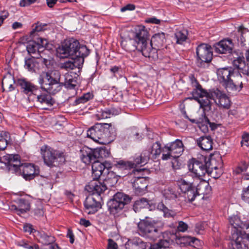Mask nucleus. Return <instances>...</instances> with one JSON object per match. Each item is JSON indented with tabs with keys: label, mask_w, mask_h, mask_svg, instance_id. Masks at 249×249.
<instances>
[{
	"label": "nucleus",
	"mask_w": 249,
	"mask_h": 249,
	"mask_svg": "<svg viewBox=\"0 0 249 249\" xmlns=\"http://www.w3.org/2000/svg\"><path fill=\"white\" fill-rule=\"evenodd\" d=\"M232 64L233 68H224L217 70L218 80L228 91H240L243 88L241 74L249 76V67L243 55L235 58Z\"/></svg>",
	"instance_id": "obj_1"
},
{
	"label": "nucleus",
	"mask_w": 249,
	"mask_h": 249,
	"mask_svg": "<svg viewBox=\"0 0 249 249\" xmlns=\"http://www.w3.org/2000/svg\"><path fill=\"white\" fill-rule=\"evenodd\" d=\"M121 46L128 52L137 50L146 57L155 58L157 56L156 50L151 45H148V32L144 26H139L136 31H124L121 34Z\"/></svg>",
	"instance_id": "obj_2"
},
{
	"label": "nucleus",
	"mask_w": 249,
	"mask_h": 249,
	"mask_svg": "<svg viewBox=\"0 0 249 249\" xmlns=\"http://www.w3.org/2000/svg\"><path fill=\"white\" fill-rule=\"evenodd\" d=\"M194 89L192 95L195 100L200 105V107L204 111H209L211 109L212 103L211 100H215V102L219 106L228 109L231 106V101L229 97L219 89H213L208 92L203 89L196 79L192 81Z\"/></svg>",
	"instance_id": "obj_3"
},
{
	"label": "nucleus",
	"mask_w": 249,
	"mask_h": 249,
	"mask_svg": "<svg viewBox=\"0 0 249 249\" xmlns=\"http://www.w3.org/2000/svg\"><path fill=\"white\" fill-rule=\"evenodd\" d=\"M56 51L61 57H86L89 53V50L86 46L80 45L78 41L74 38L65 40Z\"/></svg>",
	"instance_id": "obj_4"
},
{
	"label": "nucleus",
	"mask_w": 249,
	"mask_h": 249,
	"mask_svg": "<svg viewBox=\"0 0 249 249\" xmlns=\"http://www.w3.org/2000/svg\"><path fill=\"white\" fill-rule=\"evenodd\" d=\"M60 73L56 70L42 72L38 77L41 89L52 94L61 90L63 83L60 82Z\"/></svg>",
	"instance_id": "obj_5"
},
{
	"label": "nucleus",
	"mask_w": 249,
	"mask_h": 249,
	"mask_svg": "<svg viewBox=\"0 0 249 249\" xmlns=\"http://www.w3.org/2000/svg\"><path fill=\"white\" fill-rule=\"evenodd\" d=\"M87 137L100 143L114 138L116 134L115 127L110 124H96L87 131Z\"/></svg>",
	"instance_id": "obj_6"
},
{
	"label": "nucleus",
	"mask_w": 249,
	"mask_h": 249,
	"mask_svg": "<svg viewBox=\"0 0 249 249\" xmlns=\"http://www.w3.org/2000/svg\"><path fill=\"white\" fill-rule=\"evenodd\" d=\"M229 221L232 227L231 235V249H243L245 248V241L247 240L248 235L242 230L243 223L240 218L237 215H232L229 217Z\"/></svg>",
	"instance_id": "obj_7"
},
{
	"label": "nucleus",
	"mask_w": 249,
	"mask_h": 249,
	"mask_svg": "<svg viewBox=\"0 0 249 249\" xmlns=\"http://www.w3.org/2000/svg\"><path fill=\"white\" fill-rule=\"evenodd\" d=\"M164 226L163 222L160 220H154L148 216L140 219L138 223L140 234L155 240L159 235L160 231Z\"/></svg>",
	"instance_id": "obj_8"
},
{
	"label": "nucleus",
	"mask_w": 249,
	"mask_h": 249,
	"mask_svg": "<svg viewBox=\"0 0 249 249\" xmlns=\"http://www.w3.org/2000/svg\"><path fill=\"white\" fill-rule=\"evenodd\" d=\"M80 154L82 161L86 164H89L99 158L109 156L110 153L105 147L92 149L87 146H84L80 150Z\"/></svg>",
	"instance_id": "obj_9"
},
{
	"label": "nucleus",
	"mask_w": 249,
	"mask_h": 249,
	"mask_svg": "<svg viewBox=\"0 0 249 249\" xmlns=\"http://www.w3.org/2000/svg\"><path fill=\"white\" fill-rule=\"evenodd\" d=\"M131 198L127 195L118 192L114 195L113 198L107 202L108 210L110 214L117 216L121 212L125 205L129 203Z\"/></svg>",
	"instance_id": "obj_10"
},
{
	"label": "nucleus",
	"mask_w": 249,
	"mask_h": 249,
	"mask_svg": "<svg viewBox=\"0 0 249 249\" xmlns=\"http://www.w3.org/2000/svg\"><path fill=\"white\" fill-rule=\"evenodd\" d=\"M184 151L182 142L177 139L175 141L168 143L162 147L161 159L167 160L171 159H176L180 157Z\"/></svg>",
	"instance_id": "obj_11"
},
{
	"label": "nucleus",
	"mask_w": 249,
	"mask_h": 249,
	"mask_svg": "<svg viewBox=\"0 0 249 249\" xmlns=\"http://www.w3.org/2000/svg\"><path fill=\"white\" fill-rule=\"evenodd\" d=\"M162 153V147L159 142H156L152 144L148 149L142 151L140 156L135 159L136 164H141V166L145 165L150 159L155 160Z\"/></svg>",
	"instance_id": "obj_12"
},
{
	"label": "nucleus",
	"mask_w": 249,
	"mask_h": 249,
	"mask_svg": "<svg viewBox=\"0 0 249 249\" xmlns=\"http://www.w3.org/2000/svg\"><path fill=\"white\" fill-rule=\"evenodd\" d=\"M178 186L182 194V196L179 195V197H183L185 202H192L197 196L196 186L193 182L181 179L178 182Z\"/></svg>",
	"instance_id": "obj_13"
},
{
	"label": "nucleus",
	"mask_w": 249,
	"mask_h": 249,
	"mask_svg": "<svg viewBox=\"0 0 249 249\" xmlns=\"http://www.w3.org/2000/svg\"><path fill=\"white\" fill-rule=\"evenodd\" d=\"M40 151L44 163L48 166H52L58 159H60V161L64 160L63 153L54 150L46 145L42 146Z\"/></svg>",
	"instance_id": "obj_14"
},
{
	"label": "nucleus",
	"mask_w": 249,
	"mask_h": 249,
	"mask_svg": "<svg viewBox=\"0 0 249 249\" xmlns=\"http://www.w3.org/2000/svg\"><path fill=\"white\" fill-rule=\"evenodd\" d=\"M197 56V65L200 67H204L205 63L211 61L213 57V53L211 47L205 44L199 45L196 48Z\"/></svg>",
	"instance_id": "obj_15"
},
{
	"label": "nucleus",
	"mask_w": 249,
	"mask_h": 249,
	"mask_svg": "<svg viewBox=\"0 0 249 249\" xmlns=\"http://www.w3.org/2000/svg\"><path fill=\"white\" fill-rule=\"evenodd\" d=\"M191 175L196 178L201 179L207 173V167L203 163L193 159L190 160L188 164Z\"/></svg>",
	"instance_id": "obj_16"
},
{
	"label": "nucleus",
	"mask_w": 249,
	"mask_h": 249,
	"mask_svg": "<svg viewBox=\"0 0 249 249\" xmlns=\"http://www.w3.org/2000/svg\"><path fill=\"white\" fill-rule=\"evenodd\" d=\"M18 84L20 87L21 92L28 96L29 101H34L35 95L37 93L39 88L25 79H18Z\"/></svg>",
	"instance_id": "obj_17"
},
{
	"label": "nucleus",
	"mask_w": 249,
	"mask_h": 249,
	"mask_svg": "<svg viewBox=\"0 0 249 249\" xmlns=\"http://www.w3.org/2000/svg\"><path fill=\"white\" fill-rule=\"evenodd\" d=\"M107 163H102L97 160L92 164V177L93 179H98L104 177V173H107L108 178H110L114 174L113 172H108Z\"/></svg>",
	"instance_id": "obj_18"
},
{
	"label": "nucleus",
	"mask_w": 249,
	"mask_h": 249,
	"mask_svg": "<svg viewBox=\"0 0 249 249\" xmlns=\"http://www.w3.org/2000/svg\"><path fill=\"white\" fill-rule=\"evenodd\" d=\"M51 93L44 90L41 92L40 89L37 91V93L35 95L34 101H36L39 104L41 107L43 109H48L49 107L53 105L54 101L50 95Z\"/></svg>",
	"instance_id": "obj_19"
},
{
	"label": "nucleus",
	"mask_w": 249,
	"mask_h": 249,
	"mask_svg": "<svg viewBox=\"0 0 249 249\" xmlns=\"http://www.w3.org/2000/svg\"><path fill=\"white\" fill-rule=\"evenodd\" d=\"M101 196L98 195H90L87 196L84 202L86 212L88 214H93L97 212L101 208Z\"/></svg>",
	"instance_id": "obj_20"
},
{
	"label": "nucleus",
	"mask_w": 249,
	"mask_h": 249,
	"mask_svg": "<svg viewBox=\"0 0 249 249\" xmlns=\"http://www.w3.org/2000/svg\"><path fill=\"white\" fill-rule=\"evenodd\" d=\"M18 170L22 172L23 177L26 180H31L39 174V171L37 166L31 163L21 164Z\"/></svg>",
	"instance_id": "obj_21"
},
{
	"label": "nucleus",
	"mask_w": 249,
	"mask_h": 249,
	"mask_svg": "<svg viewBox=\"0 0 249 249\" xmlns=\"http://www.w3.org/2000/svg\"><path fill=\"white\" fill-rule=\"evenodd\" d=\"M138 164H136L135 160L134 162H132L129 161H126L124 160H119L114 161V166L119 170L124 171V175L125 174H128L129 173V170L133 169V173L135 174V172H140L142 169H135L134 168Z\"/></svg>",
	"instance_id": "obj_22"
},
{
	"label": "nucleus",
	"mask_w": 249,
	"mask_h": 249,
	"mask_svg": "<svg viewBox=\"0 0 249 249\" xmlns=\"http://www.w3.org/2000/svg\"><path fill=\"white\" fill-rule=\"evenodd\" d=\"M84 58L82 57H72L70 60L60 64L61 69L69 71L77 68H81L84 62Z\"/></svg>",
	"instance_id": "obj_23"
},
{
	"label": "nucleus",
	"mask_w": 249,
	"mask_h": 249,
	"mask_svg": "<svg viewBox=\"0 0 249 249\" xmlns=\"http://www.w3.org/2000/svg\"><path fill=\"white\" fill-rule=\"evenodd\" d=\"M93 179L90 181L85 187V189L92 195H98L100 196L101 193L104 192L107 189L106 185L98 180Z\"/></svg>",
	"instance_id": "obj_24"
},
{
	"label": "nucleus",
	"mask_w": 249,
	"mask_h": 249,
	"mask_svg": "<svg viewBox=\"0 0 249 249\" xmlns=\"http://www.w3.org/2000/svg\"><path fill=\"white\" fill-rule=\"evenodd\" d=\"M233 43L231 39H223L214 45V50L219 53H230L232 52Z\"/></svg>",
	"instance_id": "obj_25"
},
{
	"label": "nucleus",
	"mask_w": 249,
	"mask_h": 249,
	"mask_svg": "<svg viewBox=\"0 0 249 249\" xmlns=\"http://www.w3.org/2000/svg\"><path fill=\"white\" fill-rule=\"evenodd\" d=\"M3 160L7 161L9 169L13 170L15 172H18L19 167L21 165L18 155H8L3 157Z\"/></svg>",
	"instance_id": "obj_26"
},
{
	"label": "nucleus",
	"mask_w": 249,
	"mask_h": 249,
	"mask_svg": "<svg viewBox=\"0 0 249 249\" xmlns=\"http://www.w3.org/2000/svg\"><path fill=\"white\" fill-rule=\"evenodd\" d=\"M12 208L15 210L19 215L26 213L30 210V205L29 201L24 198L17 200L16 205H12Z\"/></svg>",
	"instance_id": "obj_27"
},
{
	"label": "nucleus",
	"mask_w": 249,
	"mask_h": 249,
	"mask_svg": "<svg viewBox=\"0 0 249 249\" xmlns=\"http://www.w3.org/2000/svg\"><path fill=\"white\" fill-rule=\"evenodd\" d=\"M166 42L165 36L164 33H160L155 34L152 37L151 40L148 45H151L152 48L156 50V54H157V49L153 47L154 45L158 48H161L163 46ZM158 55L155 57H157Z\"/></svg>",
	"instance_id": "obj_28"
},
{
	"label": "nucleus",
	"mask_w": 249,
	"mask_h": 249,
	"mask_svg": "<svg viewBox=\"0 0 249 249\" xmlns=\"http://www.w3.org/2000/svg\"><path fill=\"white\" fill-rule=\"evenodd\" d=\"M198 146L203 150L208 151L213 148V140L210 136H201L197 140Z\"/></svg>",
	"instance_id": "obj_29"
},
{
	"label": "nucleus",
	"mask_w": 249,
	"mask_h": 249,
	"mask_svg": "<svg viewBox=\"0 0 249 249\" xmlns=\"http://www.w3.org/2000/svg\"><path fill=\"white\" fill-rule=\"evenodd\" d=\"M125 249H145L146 244L140 238L129 239L125 244Z\"/></svg>",
	"instance_id": "obj_30"
},
{
	"label": "nucleus",
	"mask_w": 249,
	"mask_h": 249,
	"mask_svg": "<svg viewBox=\"0 0 249 249\" xmlns=\"http://www.w3.org/2000/svg\"><path fill=\"white\" fill-rule=\"evenodd\" d=\"M38 241L44 245H49L55 242L54 236L45 233L44 231H38Z\"/></svg>",
	"instance_id": "obj_31"
},
{
	"label": "nucleus",
	"mask_w": 249,
	"mask_h": 249,
	"mask_svg": "<svg viewBox=\"0 0 249 249\" xmlns=\"http://www.w3.org/2000/svg\"><path fill=\"white\" fill-rule=\"evenodd\" d=\"M197 196L200 195H207L211 193L212 188L209 182L205 180H201L197 185Z\"/></svg>",
	"instance_id": "obj_32"
},
{
	"label": "nucleus",
	"mask_w": 249,
	"mask_h": 249,
	"mask_svg": "<svg viewBox=\"0 0 249 249\" xmlns=\"http://www.w3.org/2000/svg\"><path fill=\"white\" fill-rule=\"evenodd\" d=\"M133 187L135 188V193L136 194H142L146 187L144 178L138 177L137 179H135L133 181Z\"/></svg>",
	"instance_id": "obj_33"
},
{
	"label": "nucleus",
	"mask_w": 249,
	"mask_h": 249,
	"mask_svg": "<svg viewBox=\"0 0 249 249\" xmlns=\"http://www.w3.org/2000/svg\"><path fill=\"white\" fill-rule=\"evenodd\" d=\"M238 32L240 33L239 41L242 46H245L246 44H249V30L243 26H240L238 28Z\"/></svg>",
	"instance_id": "obj_34"
},
{
	"label": "nucleus",
	"mask_w": 249,
	"mask_h": 249,
	"mask_svg": "<svg viewBox=\"0 0 249 249\" xmlns=\"http://www.w3.org/2000/svg\"><path fill=\"white\" fill-rule=\"evenodd\" d=\"M14 77L11 75L4 76L2 81V87L8 89V91H11L15 89L14 85L15 84Z\"/></svg>",
	"instance_id": "obj_35"
},
{
	"label": "nucleus",
	"mask_w": 249,
	"mask_h": 249,
	"mask_svg": "<svg viewBox=\"0 0 249 249\" xmlns=\"http://www.w3.org/2000/svg\"><path fill=\"white\" fill-rule=\"evenodd\" d=\"M11 142L10 134L6 131L0 132V150H3Z\"/></svg>",
	"instance_id": "obj_36"
},
{
	"label": "nucleus",
	"mask_w": 249,
	"mask_h": 249,
	"mask_svg": "<svg viewBox=\"0 0 249 249\" xmlns=\"http://www.w3.org/2000/svg\"><path fill=\"white\" fill-rule=\"evenodd\" d=\"M149 205V201L145 198H141L137 200L133 205V209L136 213L139 212L141 209L147 207Z\"/></svg>",
	"instance_id": "obj_37"
},
{
	"label": "nucleus",
	"mask_w": 249,
	"mask_h": 249,
	"mask_svg": "<svg viewBox=\"0 0 249 249\" xmlns=\"http://www.w3.org/2000/svg\"><path fill=\"white\" fill-rule=\"evenodd\" d=\"M158 209L163 213V216L165 217H174L176 215V213L172 210H169L162 202H160L158 205Z\"/></svg>",
	"instance_id": "obj_38"
},
{
	"label": "nucleus",
	"mask_w": 249,
	"mask_h": 249,
	"mask_svg": "<svg viewBox=\"0 0 249 249\" xmlns=\"http://www.w3.org/2000/svg\"><path fill=\"white\" fill-rule=\"evenodd\" d=\"M188 35V31L185 29L177 31L175 34L177 43L182 44L187 39Z\"/></svg>",
	"instance_id": "obj_39"
},
{
	"label": "nucleus",
	"mask_w": 249,
	"mask_h": 249,
	"mask_svg": "<svg viewBox=\"0 0 249 249\" xmlns=\"http://www.w3.org/2000/svg\"><path fill=\"white\" fill-rule=\"evenodd\" d=\"M38 44L35 41L28 42L26 48L29 53L34 55L33 56L36 58V55L37 54Z\"/></svg>",
	"instance_id": "obj_40"
},
{
	"label": "nucleus",
	"mask_w": 249,
	"mask_h": 249,
	"mask_svg": "<svg viewBox=\"0 0 249 249\" xmlns=\"http://www.w3.org/2000/svg\"><path fill=\"white\" fill-rule=\"evenodd\" d=\"M17 245L18 246L22 247L26 249H38L39 247L37 245L30 243L25 240H20L18 242Z\"/></svg>",
	"instance_id": "obj_41"
},
{
	"label": "nucleus",
	"mask_w": 249,
	"mask_h": 249,
	"mask_svg": "<svg viewBox=\"0 0 249 249\" xmlns=\"http://www.w3.org/2000/svg\"><path fill=\"white\" fill-rule=\"evenodd\" d=\"M170 245L168 240H160L157 243L153 245L150 249H166Z\"/></svg>",
	"instance_id": "obj_42"
},
{
	"label": "nucleus",
	"mask_w": 249,
	"mask_h": 249,
	"mask_svg": "<svg viewBox=\"0 0 249 249\" xmlns=\"http://www.w3.org/2000/svg\"><path fill=\"white\" fill-rule=\"evenodd\" d=\"M93 98V95L89 92L84 94L81 97L77 98L75 101L76 105L80 104H84Z\"/></svg>",
	"instance_id": "obj_43"
},
{
	"label": "nucleus",
	"mask_w": 249,
	"mask_h": 249,
	"mask_svg": "<svg viewBox=\"0 0 249 249\" xmlns=\"http://www.w3.org/2000/svg\"><path fill=\"white\" fill-rule=\"evenodd\" d=\"M117 114L118 111L113 108H106L102 111V115L103 118H109Z\"/></svg>",
	"instance_id": "obj_44"
},
{
	"label": "nucleus",
	"mask_w": 249,
	"mask_h": 249,
	"mask_svg": "<svg viewBox=\"0 0 249 249\" xmlns=\"http://www.w3.org/2000/svg\"><path fill=\"white\" fill-rule=\"evenodd\" d=\"M37 44V54L36 55V58L43 57L45 56V54H46L49 52V50L47 49V47L40 45L39 43Z\"/></svg>",
	"instance_id": "obj_45"
},
{
	"label": "nucleus",
	"mask_w": 249,
	"mask_h": 249,
	"mask_svg": "<svg viewBox=\"0 0 249 249\" xmlns=\"http://www.w3.org/2000/svg\"><path fill=\"white\" fill-rule=\"evenodd\" d=\"M35 64L34 60L33 58H28L25 59V65L24 67L26 69L30 71H35Z\"/></svg>",
	"instance_id": "obj_46"
},
{
	"label": "nucleus",
	"mask_w": 249,
	"mask_h": 249,
	"mask_svg": "<svg viewBox=\"0 0 249 249\" xmlns=\"http://www.w3.org/2000/svg\"><path fill=\"white\" fill-rule=\"evenodd\" d=\"M241 197L243 201L249 204V185L243 188L241 194Z\"/></svg>",
	"instance_id": "obj_47"
},
{
	"label": "nucleus",
	"mask_w": 249,
	"mask_h": 249,
	"mask_svg": "<svg viewBox=\"0 0 249 249\" xmlns=\"http://www.w3.org/2000/svg\"><path fill=\"white\" fill-rule=\"evenodd\" d=\"M164 196L166 198L169 199H175L177 197V194L172 188H168L164 191Z\"/></svg>",
	"instance_id": "obj_48"
},
{
	"label": "nucleus",
	"mask_w": 249,
	"mask_h": 249,
	"mask_svg": "<svg viewBox=\"0 0 249 249\" xmlns=\"http://www.w3.org/2000/svg\"><path fill=\"white\" fill-rule=\"evenodd\" d=\"M208 124L205 123V120L204 121L202 120V121L199 122L198 124V126L199 127L200 129L204 133L207 132L208 131Z\"/></svg>",
	"instance_id": "obj_49"
},
{
	"label": "nucleus",
	"mask_w": 249,
	"mask_h": 249,
	"mask_svg": "<svg viewBox=\"0 0 249 249\" xmlns=\"http://www.w3.org/2000/svg\"><path fill=\"white\" fill-rule=\"evenodd\" d=\"M188 225L185 222L180 221L178 222V225L177 229L179 231L185 232L188 229Z\"/></svg>",
	"instance_id": "obj_50"
},
{
	"label": "nucleus",
	"mask_w": 249,
	"mask_h": 249,
	"mask_svg": "<svg viewBox=\"0 0 249 249\" xmlns=\"http://www.w3.org/2000/svg\"><path fill=\"white\" fill-rule=\"evenodd\" d=\"M241 146H249V135L248 134H244L242 135V141L241 142Z\"/></svg>",
	"instance_id": "obj_51"
},
{
	"label": "nucleus",
	"mask_w": 249,
	"mask_h": 249,
	"mask_svg": "<svg viewBox=\"0 0 249 249\" xmlns=\"http://www.w3.org/2000/svg\"><path fill=\"white\" fill-rule=\"evenodd\" d=\"M131 137L134 140L137 141H141L143 139V136L142 135L140 134L138 132H137L136 130H133L131 132Z\"/></svg>",
	"instance_id": "obj_52"
},
{
	"label": "nucleus",
	"mask_w": 249,
	"mask_h": 249,
	"mask_svg": "<svg viewBox=\"0 0 249 249\" xmlns=\"http://www.w3.org/2000/svg\"><path fill=\"white\" fill-rule=\"evenodd\" d=\"M66 86L69 89H74L76 86V81L72 78H70L66 83Z\"/></svg>",
	"instance_id": "obj_53"
},
{
	"label": "nucleus",
	"mask_w": 249,
	"mask_h": 249,
	"mask_svg": "<svg viewBox=\"0 0 249 249\" xmlns=\"http://www.w3.org/2000/svg\"><path fill=\"white\" fill-rule=\"evenodd\" d=\"M46 26V24H42V23L38 22L36 26V27L31 32V34H33L35 32H39L43 31L44 28Z\"/></svg>",
	"instance_id": "obj_54"
},
{
	"label": "nucleus",
	"mask_w": 249,
	"mask_h": 249,
	"mask_svg": "<svg viewBox=\"0 0 249 249\" xmlns=\"http://www.w3.org/2000/svg\"><path fill=\"white\" fill-rule=\"evenodd\" d=\"M205 112L206 111H204V112L202 114V117H203V120H205V123L206 124H208L209 125L210 127H211V128L212 130H214L217 127L216 124L214 123H211L209 121L208 118L206 117Z\"/></svg>",
	"instance_id": "obj_55"
},
{
	"label": "nucleus",
	"mask_w": 249,
	"mask_h": 249,
	"mask_svg": "<svg viewBox=\"0 0 249 249\" xmlns=\"http://www.w3.org/2000/svg\"><path fill=\"white\" fill-rule=\"evenodd\" d=\"M121 68L119 66H114L110 69V72L113 74L114 76H116L121 71Z\"/></svg>",
	"instance_id": "obj_56"
},
{
	"label": "nucleus",
	"mask_w": 249,
	"mask_h": 249,
	"mask_svg": "<svg viewBox=\"0 0 249 249\" xmlns=\"http://www.w3.org/2000/svg\"><path fill=\"white\" fill-rule=\"evenodd\" d=\"M204 230V226L203 223H199L196 224L195 231L197 233H202V231H203Z\"/></svg>",
	"instance_id": "obj_57"
},
{
	"label": "nucleus",
	"mask_w": 249,
	"mask_h": 249,
	"mask_svg": "<svg viewBox=\"0 0 249 249\" xmlns=\"http://www.w3.org/2000/svg\"><path fill=\"white\" fill-rule=\"evenodd\" d=\"M117 244L113 240H108L107 249H117Z\"/></svg>",
	"instance_id": "obj_58"
},
{
	"label": "nucleus",
	"mask_w": 249,
	"mask_h": 249,
	"mask_svg": "<svg viewBox=\"0 0 249 249\" xmlns=\"http://www.w3.org/2000/svg\"><path fill=\"white\" fill-rule=\"evenodd\" d=\"M36 0H21L20 2V5L22 7L28 6L34 3Z\"/></svg>",
	"instance_id": "obj_59"
},
{
	"label": "nucleus",
	"mask_w": 249,
	"mask_h": 249,
	"mask_svg": "<svg viewBox=\"0 0 249 249\" xmlns=\"http://www.w3.org/2000/svg\"><path fill=\"white\" fill-rule=\"evenodd\" d=\"M135 9V6L132 4H128L125 6L122 7L121 9L122 12H124L126 10H134Z\"/></svg>",
	"instance_id": "obj_60"
},
{
	"label": "nucleus",
	"mask_w": 249,
	"mask_h": 249,
	"mask_svg": "<svg viewBox=\"0 0 249 249\" xmlns=\"http://www.w3.org/2000/svg\"><path fill=\"white\" fill-rule=\"evenodd\" d=\"M67 236L70 238V243L72 244L74 241V236L71 230L69 229L67 231Z\"/></svg>",
	"instance_id": "obj_61"
},
{
	"label": "nucleus",
	"mask_w": 249,
	"mask_h": 249,
	"mask_svg": "<svg viewBox=\"0 0 249 249\" xmlns=\"http://www.w3.org/2000/svg\"><path fill=\"white\" fill-rule=\"evenodd\" d=\"M146 21L147 23H151L156 24H160V19H158L155 17L148 18L146 20Z\"/></svg>",
	"instance_id": "obj_62"
},
{
	"label": "nucleus",
	"mask_w": 249,
	"mask_h": 249,
	"mask_svg": "<svg viewBox=\"0 0 249 249\" xmlns=\"http://www.w3.org/2000/svg\"><path fill=\"white\" fill-rule=\"evenodd\" d=\"M37 43H39L40 45L47 47L48 44V41L42 37H40L38 39Z\"/></svg>",
	"instance_id": "obj_63"
},
{
	"label": "nucleus",
	"mask_w": 249,
	"mask_h": 249,
	"mask_svg": "<svg viewBox=\"0 0 249 249\" xmlns=\"http://www.w3.org/2000/svg\"><path fill=\"white\" fill-rule=\"evenodd\" d=\"M35 215L37 217H41L43 215L44 211L42 209L37 208L34 210Z\"/></svg>",
	"instance_id": "obj_64"
}]
</instances>
